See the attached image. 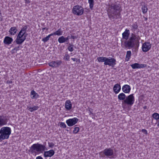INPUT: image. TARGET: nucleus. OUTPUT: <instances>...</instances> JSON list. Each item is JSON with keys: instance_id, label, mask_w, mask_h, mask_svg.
<instances>
[{"instance_id": "obj_1", "label": "nucleus", "mask_w": 159, "mask_h": 159, "mask_svg": "<svg viewBox=\"0 0 159 159\" xmlns=\"http://www.w3.org/2000/svg\"><path fill=\"white\" fill-rule=\"evenodd\" d=\"M120 5L116 2L109 5L107 11L110 20L120 18Z\"/></svg>"}, {"instance_id": "obj_2", "label": "nucleus", "mask_w": 159, "mask_h": 159, "mask_svg": "<svg viewBox=\"0 0 159 159\" xmlns=\"http://www.w3.org/2000/svg\"><path fill=\"white\" fill-rule=\"evenodd\" d=\"M28 26V25H25L21 28L15 41L17 44H21L26 39L28 35V34L26 33Z\"/></svg>"}, {"instance_id": "obj_3", "label": "nucleus", "mask_w": 159, "mask_h": 159, "mask_svg": "<svg viewBox=\"0 0 159 159\" xmlns=\"http://www.w3.org/2000/svg\"><path fill=\"white\" fill-rule=\"evenodd\" d=\"M11 133L10 128L8 127H3L0 130V142L5 139H8Z\"/></svg>"}, {"instance_id": "obj_4", "label": "nucleus", "mask_w": 159, "mask_h": 159, "mask_svg": "<svg viewBox=\"0 0 159 159\" xmlns=\"http://www.w3.org/2000/svg\"><path fill=\"white\" fill-rule=\"evenodd\" d=\"M45 150H47L45 147V145L37 143L33 144L30 148L29 151L33 153L35 152V151L37 152H41L42 151H44Z\"/></svg>"}, {"instance_id": "obj_5", "label": "nucleus", "mask_w": 159, "mask_h": 159, "mask_svg": "<svg viewBox=\"0 0 159 159\" xmlns=\"http://www.w3.org/2000/svg\"><path fill=\"white\" fill-rule=\"evenodd\" d=\"M135 45L138 46L134 40V38L131 36L127 41L126 40L124 43L125 47L129 49L134 48Z\"/></svg>"}, {"instance_id": "obj_6", "label": "nucleus", "mask_w": 159, "mask_h": 159, "mask_svg": "<svg viewBox=\"0 0 159 159\" xmlns=\"http://www.w3.org/2000/svg\"><path fill=\"white\" fill-rule=\"evenodd\" d=\"M84 10L83 7L79 5L75 6L72 10L73 14L77 16H81L83 14Z\"/></svg>"}, {"instance_id": "obj_7", "label": "nucleus", "mask_w": 159, "mask_h": 159, "mask_svg": "<svg viewBox=\"0 0 159 159\" xmlns=\"http://www.w3.org/2000/svg\"><path fill=\"white\" fill-rule=\"evenodd\" d=\"M134 94H131L126 97L125 100H124V103L128 105L131 106L134 103Z\"/></svg>"}, {"instance_id": "obj_8", "label": "nucleus", "mask_w": 159, "mask_h": 159, "mask_svg": "<svg viewBox=\"0 0 159 159\" xmlns=\"http://www.w3.org/2000/svg\"><path fill=\"white\" fill-rule=\"evenodd\" d=\"M116 60L111 57L107 58L106 61L105 63H104L105 65H108L112 67H113L115 65H116Z\"/></svg>"}, {"instance_id": "obj_9", "label": "nucleus", "mask_w": 159, "mask_h": 159, "mask_svg": "<svg viewBox=\"0 0 159 159\" xmlns=\"http://www.w3.org/2000/svg\"><path fill=\"white\" fill-rule=\"evenodd\" d=\"M105 155L110 158H113V156L114 154L113 150L111 148H106L103 151Z\"/></svg>"}, {"instance_id": "obj_10", "label": "nucleus", "mask_w": 159, "mask_h": 159, "mask_svg": "<svg viewBox=\"0 0 159 159\" xmlns=\"http://www.w3.org/2000/svg\"><path fill=\"white\" fill-rule=\"evenodd\" d=\"M79 119L76 117H74L72 119H69L66 121V123L69 126H71L76 124L78 122Z\"/></svg>"}, {"instance_id": "obj_11", "label": "nucleus", "mask_w": 159, "mask_h": 159, "mask_svg": "<svg viewBox=\"0 0 159 159\" xmlns=\"http://www.w3.org/2000/svg\"><path fill=\"white\" fill-rule=\"evenodd\" d=\"M152 45L150 42H148L144 43L142 46V51L144 52L148 51L151 47Z\"/></svg>"}, {"instance_id": "obj_12", "label": "nucleus", "mask_w": 159, "mask_h": 159, "mask_svg": "<svg viewBox=\"0 0 159 159\" xmlns=\"http://www.w3.org/2000/svg\"><path fill=\"white\" fill-rule=\"evenodd\" d=\"M62 63V61L61 60H56V61H52L48 63L49 66L52 67L57 68L60 66Z\"/></svg>"}, {"instance_id": "obj_13", "label": "nucleus", "mask_w": 159, "mask_h": 159, "mask_svg": "<svg viewBox=\"0 0 159 159\" xmlns=\"http://www.w3.org/2000/svg\"><path fill=\"white\" fill-rule=\"evenodd\" d=\"M8 119L6 116L0 115V127L6 125Z\"/></svg>"}, {"instance_id": "obj_14", "label": "nucleus", "mask_w": 159, "mask_h": 159, "mask_svg": "<svg viewBox=\"0 0 159 159\" xmlns=\"http://www.w3.org/2000/svg\"><path fill=\"white\" fill-rule=\"evenodd\" d=\"M131 66L133 69H139L146 67L147 65L145 64L135 63L130 65Z\"/></svg>"}, {"instance_id": "obj_15", "label": "nucleus", "mask_w": 159, "mask_h": 159, "mask_svg": "<svg viewBox=\"0 0 159 159\" xmlns=\"http://www.w3.org/2000/svg\"><path fill=\"white\" fill-rule=\"evenodd\" d=\"M55 153V152L53 150L46 151H44L43 153V156L45 157H51Z\"/></svg>"}, {"instance_id": "obj_16", "label": "nucleus", "mask_w": 159, "mask_h": 159, "mask_svg": "<svg viewBox=\"0 0 159 159\" xmlns=\"http://www.w3.org/2000/svg\"><path fill=\"white\" fill-rule=\"evenodd\" d=\"M13 40V39L11 38L9 36H6L4 39L3 43L4 44L8 45L11 43Z\"/></svg>"}, {"instance_id": "obj_17", "label": "nucleus", "mask_w": 159, "mask_h": 159, "mask_svg": "<svg viewBox=\"0 0 159 159\" xmlns=\"http://www.w3.org/2000/svg\"><path fill=\"white\" fill-rule=\"evenodd\" d=\"M131 90L130 87L127 84L124 85L122 88V91L125 93H129Z\"/></svg>"}, {"instance_id": "obj_18", "label": "nucleus", "mask_w": 159, "mask_h": 159, "mask_svg": "<svg viewBox=\"0 0 159 159\" xmlns=\"http://www.w3.org/2000/svg\"><path fill=\"white\" fill-rule=\"evenodd\" d=\"M120 85L118 84H115L113 88V91L116 94L118 93L120 91Z\"/></svg>"}, {"instance_id": "obj_19", "label": "nucleus", "mask_w": 159, "mask_h": 159, "mask_svg": "<svg viewBox=\"0 0 159 159\" xmlns=\"http://www.w3.org/2000/svg\"><path fill=\"white\" fill-rule=\"evenodd\" d=\"M122 38L127 40L128 39L129 35V30L126 29L125 31L122 33Z\"/></svg>"}, {"instance_id": "obj_20", "label": "nucleus", "mask_w": 159, "mask_h": 159, "mask_svg": "<svg viewBox=\"0 0 159 159\" xmlns=\"http://www.w3.org/2000/svg\"><path fill=\"white\" fill-rule=\"evenodd\" d=\"M72 103L70 100H67L65 103V107L67 110H69L72 108Z\"/></svg>"}, {"instance_id": "obj_21", "label": "nucleus", "mask_w": 159, "mask_h": 159, "mask_svg": "<svg viewBox=\"0 0 159 159\" xmlns=\"http://www.w3.org/2000/svg\"><path fill=\"white\" fill-rule=\"evenodd\" d=\"M18 30L16 27H12L9 30V32L11 35H14L17 33Z\"/></svg>"}, {"instance_id": "obj_22", "label": "nucleus", "mask_w": 159, "mask_h": 159, "mask_svg": "<svg viewBox=\"0 0 159 159\" xmlns=\"http://www.w3.org/2000/svg\"><path fill=\"white\" fill-rule=\"evenodd\" d=\"M131 36L132 37L134 38V39L136 43L137 44L138 46L139 44V41L140 39V38L139 35L136 36L134 33H132L131 34Z\"/></svg>"}, {"instance_id": "obj_23", "label": "nucleus", "mask_w": 159, "mask_h": 159, "mask_svg": "<svg viewBox=\"0 0 159 159\" xmlns=\"http://www.w3.org/2000/svg\"><path fill=\"white\" fill-rule=\"evenodd\" d=\"M31 97L32 99H37L39 97V94L34 90L31 92Z\"/></svg>"}, {"instance_id": "obj_24", "label": "nucleus", "mask_w": 159, "mask_h": 159, "mask_svg": "<svg viewBox=\"0 0 159 159\" xmlns=\"http://www.w3.org/2000/svg\"><path fill=\"white\" fill-rule=\"evenodd\" d=\"M138 25L136 22H135L132 25H130V27L131 28V30L134 33H135V30L138 29Z\"/></svg>"}, {"instance_id": "obj_25", "label": "nucleus", "mask_w": 159, "mask_h": 159, "mask_svg": "<svg viewBox=\"0 0 159 159\" xmlns=\"http://www.w3.org/2000/svg\"><path fill=\"white\" fill-rule=\"evenodd\" d=\"M125 94L123 93H120L118 96V98L120 100H123L125 99L126 98Z\"/></svg>"}, {"instance_id": "obj_26", "label": "nucleus", "mask_w": 159, "mask_h": 159, "mask_svg": "<svg viewBox=\"0 0 159 159\" xmlns=\"http://www.w3.org/2000/svg\"><path fill=\"white\" fill-rule=\"evenodd\" d=\"M58 42L59 43H61L67 42L66 38L63 36L60 37L58 39Z\"/></svg>"}, {"instance_id": "obj_27", "label": "nucleus", "mask_w": 159, "mask_h": 159, "mask_svg": "<svg viewBox=\"0 0 159 159\" xmlns=\"http://www.w3.org/2000/svg\"><path fill=\"white\" fill-rule=\"evenodd\" d=\"M107 58L106 57H100L97 58V60L99 62H104V63H105Z\"/></svg>"}, {"instance_id": "obj_28", "label": "nucleus", "mask_w": 159, "mask_h": 159, "mask_svg": "<svg viewBox=\"0 0 159 159\" xmlns=\"http://www.w3.org/2000/svg\"><path fill=\"white\" fill-rule=\"evenodd\" d=\"M143 4L144 5H142L141 9L142 10L143 13V14H145L147 12L148 8L147 6L145 5V3H143Z\"/></svg>"}, {"instance_id": "obj_29", "label": "nucleus", "mask_w": 159, "mask_h": 159, "mask_svg": "<svg viewBox=\"0 0 159 159\" xmlns=\"http://www.w3.org/2000/svg\"><path fill=\"white\" fill-rule=\"evenodd\" d=\"M131 55V52L130 51H127L126 56V60L128 61L130 59Z\"/></svg>"}, {"instance_id": "obj_30", "label": "nucleus", "mask_w": 159, "mask_h": 159, "mask_svg": "<svg viewBox=\"0 0 159 159\" xmlns=\"http://www.w3.org/2000/svg\"><path fill=\"white\" fill-rule=\"evenodd\" d=\"M74 46L73 43H69V46L68 47L67 49L69 51L72 52L74 51L73 47Z\"/></svg>"}, {"instance_id": "obj_31", "label": "nucleus", "mask_w": 159, "mask_h": 159, "mask_svg": "<svg viewBox=\"0 0 159 159\" xmlns=\"http://www.w3.org/2000/svg\"><path fill=\"white\" fill-rule=\"evenodd\" d=\"M88 2L89 4L90 8L91 10L93 9L94 6V0H88Z\"/></svg>"}, {"instance_id": "obj_32", "label": "nucleus", "mask_w": 159, "mask_h": 159, "mask_svg": "<svg viewBox=\"0 0 159 159\" xmlns=\"http://www.w3.org/2000/svg\"><path fill=\"white\" fill-rule=\"evenodd\" d=\"M56 35L58 36L61 35L62 34L63 31L61 30V29L60 28L58 30L55 32Z\"/></svg>"}, {"instance_id": "obj_33", "label": "nucleus", "mask_w": 159, "mask_h": 159, "mask_svg": "<svg viewBox=\"0 0 159 159\" xmlns=\"http://www.w3.org/2000/svg\"><path fill=\"white\" fill-rule=\"evenodd\" d=\"M152 117L156 120L159 119V114L157 113H154L152 115Z\"/></svg>"}, {"instance_id": "obj_34", "label": "nucleus", "mask_w": 159, "mask_h": 159, "mask_svg": "<svg viewBox=\"0 0 159 159\" xmlns=\"http://www.w3.org/2000/svg\"><path fill=\"white\" fill-rule=\"evenodd\" d=\"M80 128L79 127H75L73 131V133L75 134H76L78 132Z\"/></svg>"}, {"instance_id": "obj_35", "label": "nucleus", "mask_w": 159, "mask_h": 159, "mask_svg": "<svg viewBox=\"0 0 159 159\" xmlns=\"http://www.w3.org/2000/svg\"><path fill=\"white\" fill-rule=\"evenodd\" d=\"M70 56L68 54H66L63 57V59L66 61H69Z\"/></svg>"}, {"instance_id": "obj_36", "label": "nucleus", "mask_w": 159, "mask_h": 159, "mask_svg": "<svg viewBox=\"0 0 159 159\" xmlns=\"http://www.w3.org/2000/svg\"><path fill=\"white\" fill-rule=\"evenodd\" d=\"M19 46L18 47H16L15 48L13 49L12 50V53H15L17 51L19 50L20 49Z\"/></svg>"}, {"instance_id": "obj_37", "label": "nucleus", "mask_w": 159, "mask_h": 159, "mask_svg": "<svg viewBox=\"0 0 159 159\" xmlns=\"http://www.w3.org/2000/svg\"><path fill=\"white\" fill-rule=\"evenodd\" d=\"M49 37L48 35L46 37L43 38L42 41H43L44 43H45L47 42L48 40L49 39Z\"/></svg>"}, {"instance_id": "obj_38", "label": "nucleus", "mask_w": 159, "mask_h": 159, "mask_svg": "<svg viewBox=\"0 0 159 159\" xmlns=\"http://www.w3.org/2000/svg\"><path fill=\"white\" fill-rule=\"evenodd\" d=\"M60 127L63 128H65L66 127V125L64 122H61L60 124Z\"/></svg>"}, {"instance_id": "obj_39", "label": "nucleus", "mask_w": 159, "mask_h": 159, "mask_svg": "<svg viewBox=\"0 0 159 159\" xmlns=\"http://www.w3.org/2000/svg\"><path fill=\"white\" fill-rule=\"evenodd\" d=\"M48 146L50 148H52L54 145V144L52 143H48Z\"/></svg>"}, {"instance_id": "obj_40", "label": "nucleus", "mask_w": 159, "mask_h": 159, "mask_svg": "<svg viewBox=\"0 0 159 159\" xmlns=\"http://www.w3.org/2000/svg\"><path fill=\"white\" fill-rule=\"evenodd\" d=\"M27 108V109L31 112H32L34 111V109H33V108L31 107L28 106Z\"/></svg>"}, {"instance_id": "obj_41", "label": "nucleus", "mask_w": 159, "mask_h": 159, "mask_svg": "<svg viewBox=\"0 0 159 159\" xmlns=\"http://www.w3.org/2000/svg\"><path fill=\"white\" fill-rule=\"evenodd\" d=\"M33 109H34V111H35L37 110L39 108L38 106H34L33 107H32Z\"/></svg>"}, {"instance_id": "obj_42", "label": "nucleus", "mask_w": 159, "mask_h": 159, "mask_svg": "<svg viewBox=\"0 0 159 159\" xmlns=\"http://www.w3.org/2000/svg\"><path fill=\"white\" fill-rule=\"evenodd\" d=\"M142 132L143 133H144L146 134H148V132L147 130L144 129H143L142 130Z\"/></svg>"}, {"instance_id": "obj_43", "label": "nucleus", "mask_w": 159, "mask_h": 159, "mask_svg": "<svg viewBox=\"0 0 159 159\" xmlns=\"http://www.w3.org/2000/svg\"><path fill=\"white\" fill-rule=\"evenodd\" d=\"M78 37V36H73L71 35L70 36V39H76Z\"/></svg>"}, {"instance_id": "obj_44", "label": "nucleus", "mask_w": 159, "mask_h": 159, "mask_svg": "<svg viewBox=\"0 0 159 159\" xmlns=\"http://www.w3.org/2000/svg\"><path fill=\"white\" fill-rule=\"evenodd\" d=\"M89 115H90L91 114H93L92 112H93V109L91 108H89Z\"/></svg>"}, {"instance_id": "obj_45", "label": "nucleus", "mask_w": 159, "mask_h": 159, "mask_svg": "<svg viewBox=\"0 0 159 159\" xmlns=\"http://www.w3.org/2000/svg\"><path fill=\"white\" fill-rule=\"evenodd\" d=\"M65 38H66V42H67L68 41V40L70 39V36L68 35V36H67V37H66Z\"/></svg>"}, {"instance_id": "obj_46", "label": "nucleus", "mask_w": 159, "mask_h": 159, "mask_svg": "<svg viewBox=\"0 0 159 159\" xmlns=\"http://www.w3.org/2000/svg\"><path fill=\"white\" fill-rule=\"evenodd\" d=\"M56 35L55 34V32H54V33H51V34H49L48 35V36H49V38H50V37L52 36H53V35Z\"/></svg>"}, {"instance_id": "obj_47", "label": "nucleus", "mask_w": 159, "mask_h": 159, "mask_svg": "<svg viewBox=\"0 0 159 159\" xmlns=\"http://www.w3.org/2000/svg\"><path fill=\"white\" fill-rule=\"evenodd\" d=\"M36 159H43V158L41 156H39L37 157Z\"/></svg>"}, {"instance_id": "obj_48", "label": "nucleus", "mask_w": 159, "mask_h": 159, "mask_svg": "<svg viewBox=\"0 0 159 159\" xmlns=\"http://www.w3.org/2000/svg\"><path fill=\"white\" fill-rule=\"evenodd\" d=\"M25 2L26 3H30V1L29 0H25Z\"/></svg>"}, {"instance_id": "obj_49", "label": "nucleus", "mask_w": 159, "mask_h": 159, "mask_svg": "<svg viewBox=\"0 0 159 159\" xmlns=\"http://www.w3.org/2000/svg\"><path fill=\"white\" fill-rule=\"evenodd\" d=\"M45 29H46V30H48V28H42V30L43 31Z\"/></svg>"}, {"instance_id": "obj_50", "label": "nucleus", "mask_w": 159, "mask_h": 159, "mask_svg": "<svg viewBox=\"0 0 159 159\" xmlns=\"http://www.w3.org/2000/svg\"><path fill=\"white\" fill-rule=\"evenodd\" d=\"M73 61H76V60H77L76 58H71V59Z\"/></svg>"}, {"instance_id": "obj_51", "label": "nucleus", "mask_w": 159, "mask_h": 159, "mask_svg": "<svg viewBox=\"0 0 159 159\" xmlns=\"http://www.w3.org/2000/svg\"><path fill=\"white\" fill-rule=\"evenodd\" d=\"M2 16H1L0 17V21H2Z\"/></svg>"}, {"instance_id": "obj_52", "label": "nucleus", "mask_w": 159, "mask_h": 159, "mask_svg": "<svg viewBox=\"0 0 159 159\" xmlns=\"http://www.w3.org/2000/svg\"><path fill=\"white\" fill-rule=\"evenodd\" d=\"M147 108V107L146 106H145L144 107H143V108L144 109H146Z\"/></svg>"}, {"instance_id": "obj_53", "label": "nucleus", "mask_w": 159, "mask_h": 159, "mask_svg": "<svg viewBox=\"0 0 159 159\" xmlns=\"http://www.w3.org/2000/svg\"><path fill=\"white\" fill-rule=\"evenodd\" d=\"M157 126L158 127H159V119L158 121V123L157 124Z\"/></svg>"}, {"instance_id": "obj_54", "label": "nucleus", "mask_w": 159, "mask_h": 159, "mask_svg": "<svg viewBox=\"0 0 159 159\" xmlns=\"http://www.w3.org/2000/svg\"><path fill=\"white\" fill-rule=\"evenodd\" d=\"M144 18H145V20L146 21V20H148V18H147V17H144Z\"/></svg>"}, {"instance_id": "obj_55", "label": "nucleus", "mask_w": 159, "mask_h": 159, "mask_svg": "<svg viewBox=\"0 0 159 159\" xmlns=\"http://www.w3.org/2000/svg\"><path fill=\"white\" fill-rule=\"evenodd\" d=\"M9 83H11V82H10H10H9Z\"/></svg>"}, {"instance_id": "obj_56", "label": "nucleus", "mask_w": 159, "mask_h": 159, "mask_svg": "<svg viewBox=\"0 0 159 159\" xmlns=\"http://www.w3.org/2000/svg\"><path fill=\"white\" fill-rule=\"evenodd\" d=\"M1 73V71H0V73Z\"/></svg>"}]
</instances>
